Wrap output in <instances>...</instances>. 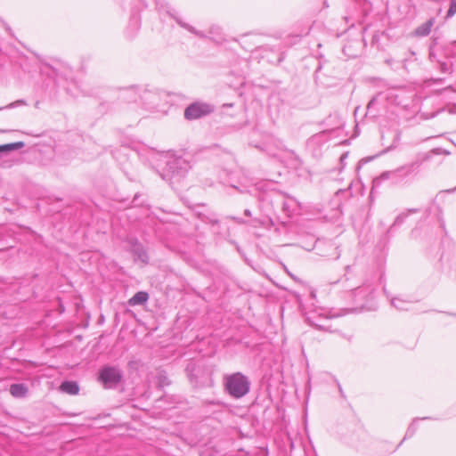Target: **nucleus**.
I'll return each instance as SVG.
<instances>
[{
  "mask_svg": "<svg viewBox=\"0 0 456 456\" xmlns=\"http://www.w3.org/2000/svg\"><path fill=\"white\" fill-rule=\"evenodd\" d=\"M24 105H27V102L24 101V100H17L13 102H11L9 104H7L6 106H4V107H0V110H6V109H12V108H15V107H18V106H24Z\"/></svg>",
  "mask_w": 456,
  "mask_h": 456,
  "instance_id": "15",
  "label": "nucleus"
},
{
  "mask_svg": "<svg viewBox=\"0 0 456 456\" xmlns=\"http://www.w3.org/2000/svg\"><path fill=\"white\" fill-rule=\"evenodd\" d=\"M244 214H245V216H251V212H250V210H248V209H246V210L244 211Z\"/></svg>",
  "mask_w": 456,
  "mask_h": 456,
  "instance_id": "20",
  "label": "nucleus"
},
{
  "mask_svg": "<svg viewBox=\"0 0 456 456\" xmlns=\"http://www.w3.org/2000/svg\"><path fill=\"white\" fill-rule=\"evenodd\" d=\"M435 18L428 19L426 22L422 23L414 29L413 35L419 37L428 36L433 26L435 25Z\"/></svg>",
  "mask_w": 456,
  "mask_h": 456,
  "instance_id": "6",
  "label": "nucleus"
},
{
  "mask_svg": "<svg viewBox=\"0 0 456 456\" xmlns=\"http://www.w3.org/2000/svg\"><path fill=\"white\" fill-rule=\"evenodd\" d=\"M23 147H24L23 142H17L0 145V155L3 153H5V152H9L11 151L20 150Z\"/></svg>",
  "mask_w": 456,
  "mask_h": 456,
  "instance_id": "10",
  "label": "nucleus"
},
{
  "mask_svg": "<svg viewBox=\"0 0 456 456\" xmlns=\"http://www.w3.org/2000/svg\"><path fill=\"white\" fill-rule=\"evenodd\" d=\"M187 370L190 371H195V370H197V367L196 366H188Z\"/></svg>",
  "mask_w": 456,
  "mask_h": 456,
  "instance_id": "19",
  "label": "nucleus"
},
{
  "mask_svg": "<svg viewBox=\"0 0 456 456\" xmlns=\"http://www.w3.org/2000/svg\"><path fill=\"white\" fill-rule=\"evenodd\" d=\"M149 299V295L145 291L136 292L129 300L130 305H140L145 304Z\"/></svg>",
  "mask_w": 456,
  "mask_h": 456,
  "instance_id": "8",
  "label": "nucleus"
},
{
  "mask_svg": "<svg viewBox=\"0 0 456 456\" xmlns=\"http://www.w3.org/2000/svg\"><path fill=\"white\" fill-rule=\"evenodd\" d=\"M190 168V163L182 157L170 158L167 162V170L171 175L170 179L183 177Z\"/></svg>",
  "mask_w": 456,
  "mask_h": 456,
  "instance_id": "3",
  "label": "nucleus"
},
{
  "mask_svg": "<svg viewBox=\"0 0 456 456\" xmlns=\"http://www.w3.org/2000/svg\"><path fill=\"white\" fill-rule=\"evenodd\" d=\"M186 28H187L190 31H193V32H194V30H193V28H190V27H186Z\"/></svg>",
  "mask_w": 456,
  "mask_h": 456,
  "instance_id": "21",
  "label": "nucleus"
},
{
  "mask_svg": "<svg viewBox=\"0 0 456 456\" xmlns=\"http://www.w3.org/2000/svg\"><path fill=\"white\" fill-rule=\"evenodd\" d=\"M391 304L393 306H395V308H397L399 310H407L408 309L407 305L409 303L406 301H403L398 297H395L391 300Z\"/></svg>",
  "mask_w": 456,
  "mask_h": 456,
  "instance_id": "14",
  "label": "nucleus"
},
{
  "mask_svg": "<svg viewBox=\"0 0 456 456\" xmlns=\"http://www.w3.org/2000/svg\"><path fill=\"white\" fill-rule=\"evenodd\" d=\"M454 43H456V41H454Z\"/></svg>",
  "mask_w": 456,
  "mask_h": 456,
  "instance_id": "22",
  "label": "nucleus"
},
{
  "mask_svg": "<svg viewBox=\"0 0 456 456\" xmlns=\"http://www.w3.org/2000/svg\"><path fill=\"white\" fill-rule=\"evenodd\" d=\"M156 379H157V386L160 388L167 387L171 384V381L168 379L167 373L163 370L158 372V374L156 376Z\"/></svg>",
  "mask_w": 456,
  "mask_h": 456,
  "instance_id": "12",
  "label": "nucleus"
},
{
  "mask_svg": "<svg viewBox=\"0 0 456 456\" xmlns=\"http://www.w3.org/2000/svg\"><path fill=\"white\" fill-rule=\"evenodd\" d=\"M456 13V0H451L446 18H452Z\"/></svg>",
  "mask_w": 456,
  "mask_h": 456,
  "instance_id": "16",
  "label": "nucleus"
},
{
  "mask_svg": "<svg viewBox=\"0 0 456 456\" xmlns=\"http://www.w3.org/2000/svg\"><path fill=\"white\" fill-rule=\"evenodd\" d=\"M60 390L69 395H77L79 392V387L75 381H64L60 386Z\"/></svg>",
  "mask_w": 456,
  "mask_h": 456,
  "instance_id": "9",
  "label": "nucleus"
},
{
  "mask_svg": "<svg viewBox=\"0 0 456 456\" xmlns=\"http://www.w3.org/2000/svg\"><path fill=\"white\" fill-rule=\"evenodd\" d=\"M224 387L233 398H241L249 391L250 382L240 372H236L224 378Z\"/></svg>",
  "mask_w": 456,
  "mask_h": 456,
  "instance_id": "1",
  "label": "nucleus"
},
{
  "mask_svg": "<svg viewBox=\"0 0 456 456\" xmlns=\"http://www.w3.org/2000/svg\"><path fill=\"white\" fill-rule=\"evenodd\" d=\"M377 102V96H374L368 103L367 109L370 110Z\"/></svg>",
  "mask_w": 456,
  "mask_h": 456,
  "instance_id": "17",
  "label": "nucleus"
},
{
  "mask_svg": "<svg viewBox=\"0 0 456 456\" xmlns=\"http://www.w3.org/2000/svg\"><path fill=\"white\" fill-rule=\"evenodd\" d=\"M133 254L134 255L136 259L142 261L144 264L148 263V260H149L148 255H147L146 251L142 248V246H140V245L134 246V248L133 249Z\"/></svg>",
  "mask_w": 456,
  "mask_h": 456,
  "instance_id": "11",
  "label": "nucleus"
},
{
  "mask_svg": "<svg viewBox=\"0 0 456 456\" xmlns=\"http://www.w3.org/2000/svg\"><path fill=\"white\" fill-rule=\"evenodd\" d=\"M123 373L115 366H104L99 370L98 380L105 388H114L122 380Z\"/></svg>",
  "mask_w": 456,
  "mask_h": 456,
  "instance_id": "2",
  "label": "nucleus"
},
{
  "mask_svg": "<svg viewBox=\"0 0 456 456\" xmlns=\"http://www.w3.org/2000/svg\"><path fill=\"white\" fill-rule=\"evenodd\" d=\"M419 165L417 162L411 163L407 166H403L395 171L392 172H385L383 173L379 178H377L374 183H379L381 180L387 179L390 177L391 175H395L396 173H402L403 175H409L412 172H414L418 168Z\"/></svg>",
  "mask_w": 456,
  "mask_h": 456,
  "instance_id": "5",
  "label": "nucleus"
},
{
  "mask_svg": "<svg viewBox=\"0 0 456 456\" xmlns=\"http://www.w3.org/2000/svg\"><path fill=\"white\" fill-rule=\"evenodd\" d=\"M377 102V96H374L368 103L367 109L370 110Z\"/></svg>",
  "mask_w": 456,
  "mask_h": 456,
  "instance_id": "18",
  "label": "nucleus"
},
{
  "mask_svg": "<svg viewBox=\"0 0 456 456\" xmlns=\"http://www.w3.org/2000/svg\"><path fill=\"white\" fill-rule=\"evenodd\" d=\"M214 111V107L208 103L196 102L184 110V118L187 120L199 119Z\"/></svg>",
  "mask_w": 456,
  "mask_h": 456,
  "instance_id": "4",
  "label": "nucleus"
},
{
  "mask_svg": "<svg viewBox=\"0 0 456 456\" xmlns=\"http://www.w3.org/2000/svg\"><path fill=\"white\" fill-rule=\"evenodd\" d=\"M417 211H418V209L411 208V209H408L406 212H403V213L399 214L396 216L395 222L393 223V224L390 228H393L394 226L402 224L407 218L409 213H416Z\"/></svg>",
  "mask_w": 456,
  "mask_h": 456,
  "instance_id": "13",
  "label": "nucleus"
},
{
  "mask_svg": "<svg viewBox=\"0 0 456 456\" xmlns=\"http://www.w3.org/2000/svg\"><path fill=\"white\" fill-rule=\"evenodd\" d=\"M28 388L26 384L16 383L10 386V394L15 398H23L28 395Z\"/></svg>",
  "mask_w": 456,
  "mask_h": 456,
  "instance_id": "7",
  "label": "nucleus"
}]
</instances>
